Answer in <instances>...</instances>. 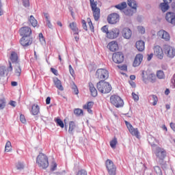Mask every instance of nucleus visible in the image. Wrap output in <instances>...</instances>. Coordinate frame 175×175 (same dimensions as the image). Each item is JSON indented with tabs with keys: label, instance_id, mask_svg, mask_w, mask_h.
I'll return each instance as SVG.
<instances>
[{
	"label": "nucleus",
	"instance_id": "1",
	"mask_svg": "<svg viewBox=\"0 0 175 175\" xmlns=\"http://www.w3.org/2000/svg\"><path fill=\"white\" fill-rule=\"evenodd\" d=\"M148 142L155 154L157 158L159 159V165H162L163 169H166V163L163 161L165 157H166V151L165 149L157 146L154 142H155V137H150Z\"/></svg>",
	"mask_w": 175,
	"mask_h": 175
},
{
	"label": "nucleus",
	"instance_id": "2",
	"mask_svg": "<svg viewBox=\"0 0 175 175\" xmlns=\"http://www.w3.org/2000/svg\"><path fill=\"white\" fill-rule=\"evenodd\" d=\"M96 88L101 94H109L111 91V85L103 80H100L96 85Z\"/></svg>",
	"mask_w": 175,
	"mask_h": 175
},
{
	"label": "nucleus",
	"instance_id": "3",
	"mask_svg": "<svg viewBox=\"0 0 175 175\" xmlns=\"http://www.w3.org/2000/svg\"><path fill=\"white\" fill-rule=\"evenodd\" d=\"M36 163L39 167H42V169H47V167H49V158L46 154L40 153L36 158Z\"/></svg>",
	"mask_w": 175,
	"mask_h": 175
},
{
	"label": "nucleus",
	"instance_id": "4",
	"mask_svg": "<svg viewBox=\"0 0 175 175\" xmlns=\"http://www.w3.org/2000/svg\"><path fill=\"white\" fill-rule=\"evenodd\" d=\"M90 6L93 12V16L95 21H98L100 18V9L96 7V1L95 0H90Z\"/></svg>",
	"mask_w": 175,
	"mask_h": 175
},
{
	"label": "nucleus",
	"instance_id": "5",
	"mask_svg": "<svg viewBox=\"0 0 175 175\" xmlns=\"http://www.w3.org/2000/svg\"><path fill=\"white\" fill-rule=\"evenodd\" d=\"M110 102L111 105L116 107H122L124 106V100L121 99V97L117 95H112L110 97Z\"/></svg>",
	"mask_w": 175,
	"mask_h": 175
},
{
	"label": "nucleus",
	"instance_id": "6",
	"mask_svg": "<svg viewBox=\"0 0 175 175\" xmlns=\"http://www.w3.org/2000/svg\"><path fill=\"white\" fill-rule=\"evenodd\" d=\"M96 77L98 80L109 79V71L105 68H98L96 72Z\"/></svg>",
	"mask_w": 175,
	"mask_h": 175
},
{
	"label": "nucleus",
	"instance_id": "7",
	"mask_svg": "<svg viewBox=\"0 0 175 175\" xmlns=\"http://www.w3.org/2000/svg\"><path fill=\"white\" fill-rule=\"evenodd\" d=\"M105 166L108 170V173L109 175H116L117 167H116V165H114L113 161L107 159L105 161Z\"/></svg>",
	"mask_w": 175,
	"mask_h": 175
},
{
	"label": "nucleus",
	"instance_id": "8",
	"mask_svg": "<svg viewBox=\"0 0 175 175\" xmlns=\"http://www.w3.org/2000/svg\"><path fill=\"white\" fill-rule=\"evenodd\" d=\"M163 51L165 54L169 58H174L175 57V49L170 45L165 44L163 46Z\"/></svg>",
	"mask_w": 175,
	"mask_h": 175
},
{
	"label": "nucleus",
	"instance_id": "9",
	"mask_svg": "<svg viewBox=\"0 0 175 175\" xmlns=\"http://www.w3.org/2000/svg\"><path fill=\"white\" fill-rule=\"evenodd\" d=\"M124 122H125L130 133L133 136H135V137H137V139H140V132H139V130L137 129L133 128V126H132V124H131V123H129V122L125 121Z\"/></svg>",
	"mask_w": 175,
	"mask_h": 175
},
{
	"label": "nucleus",
	"instance_id": "10",
	"mask_svg": "<svg viewBox=\"0 0 175 175\" xmlns=\"http://www.w3.org/2000/svg\"><path fill=\"white\" fill-rule=\"evenodd\" d=\"M142 81L146 83H147L148 81L155 83V81H157V76L154 73H150L146 77V72H142Z\"/></svg>",
	"mask_w": 175,
	"mask_h": 175
},
{
	"label": "nucleus",
	"instance_id": "11",
	"mask_svg": "<svg viewBox=\"0 0 175 175\" xmlns=\"http://www.w3.org/2000/svg\"><path fill=\"white\" fill-rule=\"evenodd\" d=\"M112 59L115 64H122L124 62V54L122 52H116L112 55Z\"/></svg>",
	"mask_w": 175,
	"mask_h": 175
},
{
	"label": "nucleus",
	"instance_id": "12",
	"mask_svg": "<svg viewBox=\"0 0 175 175\" xmlns=\"http://www.w3.org/2000/svg\"><path fill=\"white\" fill-rule=\"evenodd\" d=\"M109 24H117L120 21V15L117 13L110 14L107 17Z\"/></svg>",
	"mask_w": 175,
	"mask_h": 175
},
{
	"label": "nucleus",
	"instance_id": "13",
	"mask_svg": "<svg viewBox=\"0 0 175 175\" xmlns=\"http://www.w3.org/2000/svg\"><path fill=\"white\" fill-rule=\"evenodd\" d=\"M120 35V29L118 28H113L107 33V38L108 39H116V38H118Z\"/></svg>",
	"mask_w": 175,
	"mask_h": 175
},
{
	"label": "nucleus",
	"instance_id": "14",
	"mask_svg": "<svg viewBox=\"0 0 175 175\" xmlns=\"http://www.w3.org/2000/svg\"><path fill=\"white\" fill-rule=\"evenodd\" d=\"M154 55L157 57L159 59H163V51L162 50V48L159 46H156L154 48Z\"/></svg>",
	"mask_w": 175,
	"mask_h": 175
},
{
	"label": "nucleus",
	"instance_id": "15",
	"mask_svg": "<svg viewBox=\"0 0 175 175\" xmlns=\"http://www.w3.org/2000/svg\"><path fill=\"white\" fill-rule=\"evenodd\" d=\"M32 33V29L29 27H23L20 29V34L23 37H29Z\"/></svg>",
	"mask_w": 175,
	"mask_h": 175
},
{
	"label": "nucleus",
	"instance_id": "16",
	"mask_svg": "<svg viewBox=\"0 0 175 175\" xmlns=\"http://www.w3.org/2000/svg\"><path fill=\"white\" fill-rule=\"evenodd\" d=\"M165 20L172 25H175V13L172 12H167Z\"/></svg>",
	"mask_w": 175,
	"mask_h": 175
},
{
	"label": "nucleus",
	"instance_id": "17",
	"mask_svg": "<svg viewBox=\"0 0 175 175\" xmlns=\"http://www.w3.org/2000/svg\"><path fill=\"white\" fill-rule=\"evenodd\" d=\"M157 36L161 38V39H163L166 42L170 40V35L165 30H160L158 31Z\"/></svg>",
	"mask_w": 175,
	"mask_h": 175
},
{
	"label": "nucleus",
	"instance_id": "18",
	"mask_svg": "<svg viewBox=\"0 0 175 175\" xmlns=\"http://www.w3.org/2000/svg\"><path fill=\"white\" fill-rule=\"evenodd\" d=\"M122 36L124 39H131L132 37V30L129 27H124L122 30Z\"/></svg>",
	"mask_w": 175,
	"mask_h": 175
},
{
	"label": "nucleus",
	"instance_id": "19",
	"mask_svg": "<svg viewBox=\"0 0 175 175\" xmlns=\"http://www.w3.org/2000/svg\"><path fill=\"white\" fill-rule=\"evenodd\" d=\"M20 42L21 46H23V47H27V46L32 44V39L29 38V37H23Z\"/></svg>",
	"mask_w": 175,
	"mask_h": 175
},
{
	"label": "nucleus",
	"instance_id": "20",
	"mask_svg": "<svg viewBox=\"0 0 175 175\" xmlns=\"http://www.w3.org/2000/svg\"><path fill=\"white\" fill-rule=\"evenodd\" d=\"M10 59L12 64H20V59L18 58V55L14 51L11 52Z\"/></svg>",
	"mask_w": 175,
	"mask_h": 175
},
{
	"label": "nucleus",
	"instance_id": "21",
	"mask_svg": "<svg viewBox=\"0 0 175 175\" xmlns=\"http://www.w3.org/2000/svg\"><path fill=\"white\" fill-rule=\"evenodd\" d=\"M143 61V55L142 54H137L135 56V58L134 59L133 66L136 68V66H139L142 64V62Z\"/></svg>",
	"mask_w": 175,
	"mask_h": 175
},
{
	"label": "nucleus",
	"instance_id": "22",
	"mask_svg": "<svg viewBox=\"0 0 175 175\" xmlns=\"http://www.w3.org/2000/svg\"><path fill=\"white\" fill-rule=\"evenodd\" d=\"M107 47L110 51H117L118 49V44L116 41H111L108 44Z\"/></svg>",
	"mask_w": 175,
	"mask_h": 175
},
{
	"label": "nucleus",
	"instance_id": "23",
	"mask_svg": "<svg viewBox=\"0 0 175 175\" xmlns=\"http://www.w3.org/2000/svg\"><path fill=\"white\" fill-rule=\"evenodd\" d=\"M127 5L135 12H137V2L135 0H127Z\"/></svg>",
	"mask_w": 175,
	"mask_h": 175
},
{
	"label": "nucleus",
	"instance_id": "24",
	"mask_svg": "<svg viewBox=\"0 0 175 175\" xmlns=\"http://www.w3.org/2000/svg\"><path fill=\"white\" fill-rule=\"evenodd\" d=\"M39 105L34 104L31 107V113L33 116H38L39 114V110H40Z\"/></svg>",
	"mask_w": 175,
	"mask_h": 175
},
{
	"label": "nucleus",
	"instance_id": "25",
	"mask_svg": "<svg viewBox=\"0 0 175 175\" xmlns=\"http://www.w3.org/2000/svg\"><path fill=\"white\" fill-rule=\"evenodd\" d=\"M69 27L70 29L74 32V35H79V28H77V25L76 23L72 22L70 23Z\"/></svg>",
	"mask_w": 175,
	"mask_h": 175
},
{
	"label": "nucleus",
	"instance_id": "26",
	"mask_svg": "<svg viewBox=\"0 0 175 175\" xmlns=\"http://www.w3.org/2000/svg\"><path fill=\"white\" fill-rule=\"evenodd\" d=\"M53 83L55 87L57 88L60 91H64V87H62V83L58 79V78H55L53 79Z\"/></svg>",
	"mask_w": 175,
	"mask_h": 175
},
{
	"label": "nucleus",
	"instance_id": "27",
	"mask_svg": "<svg viewBox=\"0 0 175 175\" xmlns=\"http://www.w3.org/2000/svg\"><path fill=\"white\" fill-rule=\"evenodd\" d=\"M136 49L138 51H144V42L143 40H139L135 44Z\"/></svg>",
	"mask_w": 175,
	"mask_h": 175
},
{
	"label": "nucleus",
	"instance_id": "28",
	"mask_svg": "<svg viewBox=\"0 0 175 175\" xmlns=\"http://www.w3.org/2000/svg\"><path fill=\"white\" fill-rule=\"evenodd\" d=\"M89 87H90V91L93 96H96L98 95V91L96 90V88H95V86H94V84L92 83H89Z\"/></svg>",
	"mask_w": 175,
	"mask_h": 175
},
{
	"label": "nucleus",
	"instance_id": "29",
	"mask_svg": "<svg viewBox=\"0 0 175 175\" xmlns=\"http://www.w3.org/2000/svg\"><path fill=\"white\" fill-rule=\"evenodd\" d=\"M159 8L161 10L165 13V12L169 10V3L164 1L163 3H160Z\"/></svg>",
	"mask_w": 175,
	"mask_h": 175
},
{
	"label": "nucleus",
	"instance_id": "30",
	"mask_svg": "<svg viewBox=\"0 0 175 175\" xmlns=\"http://www.w3.org/2000/svg\"><path fill=\"white\" fill-rule=\"evenodd\" d=\"M76 129V124L75 122L71 121L69 122V129H68V133H70V135H73V131Z\"/></svg>",
	"mask_w": 175,
	"mask_h": 175
},
{
	"label": "nucleus",
	"instance_id": "31",
	"mask_svg": "<svg viewBox=\"0 0 175 175\" xmlns=\"http://www.w3.org/2000/svg\"><path fill=\"white\" fill-rule=\"evenodd\" d=\"M15 74L16 76H21V66H20V63L15 64L14 66Z\"/></svg>",
	"mask_w": 175,
	"mask_h": 175
},
{
	"label": "nucleus",
	"instance_id": "32",
	"mask_svg": "<svg viewBox=\"0 0 175 175\" xmlns=\"http://www.w3.org/2000/svg\"><path fill=\"white\" fill-rule=\"evenodd\" d=\"M126 2L123 1L121 3L115 5V8L118 9V10H124V9L126 8Z\"/></svg>",
	"mask_w": 175,
	"mask_h": 175
},
{
	"label": "nucleus",
	"instance_id": "33",
	"mask_svg": "<svg viewBox=\"0 0 175 175\" xmlns=\"http://www.w3.org/2000/svg\"><path fill=\"white\" fill-rule=\"evenodd\" d=\"M124 13L125 16H128L129 17H131V16H133V14L136 13V12H135V10L126 9V10H124Z\"/></svg>",
	"mask_w": 175,
	"mask_h": 175
},
{
	"label": "nucleus",
	"instance_id": "34",
	"mask_svg": "<svg viewBox=\"0 0 175 175\" xmlns=\"http://www.w3.org/2000/svg\"><path fill=\"white\" fill-rule=\"evenodd\" d=\"M29 23L31 24L32 27H35L38 25V21H36V19H35V17H33V16H30L29 18Z\"/></svg>",
	"mask_w": 175,
	"mask_h": 175
},
{
	"label": "nucleus",
	"instance_id": "35",
	"mask_svg": "<svg viewBox=\"0 0 175 175\" xmlns=\"http://www.w3.org/2000/svg\"><path fill=\"white\" fill-rule=\"evenodd\" d=\"M74 114H75V116H77V117H80L81 116H84V113H83L82 109H80L79 108L75 109L74 110Z\"/></svg>",
	"mask_w": 175,
	"mask_h": 175
},
{
	"label": "nucleus",
	"instance_id": "36",
	"mask_svg": "<svg viewBox=\"0 0 175 175\" xmlns=\"http://www.w3.org/2000/svg\"><path fill=\"white\" fill-rule=\"evenodd\" d=\"M5 151L6 152H10L12 151V143L9 141L5 144Z\"/></svg>",
	"mask_w": 175,
	"mask_h": 175
},
{
	"label": "nucleus",
	"instance_id": "37",
	"mask_svg": "<svg viewBox=\"0 0 175 175\" xmlns=\"http://www.w3.org/2000/svg\"><path fill=\"white\" fill-rule=\"evenodd\" d=\"M154 172L156 173L157 175H163V174L162 173V170H161V167H159V166H154Z\"/></svg>",
	"mask_w": 175,
	"mask_h": 175
},
{
	"label": "nucleus",
	"instance_id": "38",
	"mask_svg": "<svg viewBox=\"0 0 175 175\" xmlns=\"http://www.w3.org/2000/svg\"><path fill=\"white\" fill-rule=\"evenodd\" d=\"M6 106V100L5 98L0 99V110H3Z\"/></svg>",
	"mask_w": 175,
	"mask_h": 175
},
{
	"label": "nucleus",
	"instance_id": "39",
	"mask_svg": "<svg viewBox=\"0 0 175 175\" xmlns=\"http://www.w3.org/2000/svg\"><path fill=\"white\" fill-rule=\"evenodd\" d=\"M16 167L17 170H23V169H24V163L18 161L16 164Z\"/></svg>",
	"mask_w": 175,
	"mask_h": 175
},
{
	"label": "nucleus",
	"instance_id": "40",
	"mask_svg": "<svg viewBox=\"0 0 175 175\" xmlns=\"http://www.w3.org/2000/svg\"><path fill=\"white\" fill-rule=\"evenodd\" d=\"M149 98H152L153 100V106H157V103H158V97L154 94H152L149 96Z\"/></svg>",
	"mask_w": 175,
	"mask_h": 175
},
{
	"label": "nucleus",
	"instance_id": "41",
	"mask_svg": "<svg viewBox=\"0 0 175 175\" xmlns=\"http://www.w3.org/2000/svg\"><path fill=\"white\" fill-rule=\"evenodd\" d=\"M71 88L72 90H73L74 94H75V95L79 94V89H77V86L76 85V84H75V83H72Z\"/></svg>",
	"mask_w": 175,
	"mask_h": 175
},
{
	"label": "nucleus",
	"instance_id": "42",
	"mask_svg": "<svg viewBox=\"0 0 175 175\" xmlns=\"http://www.w3.org/2000/svg\"><path fill=\"white\" fill-rule=\"evenodd\" d=\"M94 106V102H88L87 104L83 105V109H92Z\"/></svg>",
	"mask_w": 175,
	"mask_h": 175
},
{
	"label": "nucleus",
	"instance_id": "43",
	"mask_svg": "<svg viewBox=\"0 0 175 175\" xmlns=\"http://www.w3.org/2000/svg\"><path fill=\"white\" fill-rule=\"evenodd\" d=\"M55 122L57 125L60 126V128H64V126H65L64 122L61 119H56Z\"/></svg>",
	"mask_w": 175,
	"mask_h": 175
},
{
	"label": "nucleus",
	"instance_id": "44",
	"mask_svg": "<svg viewBox=\"0 0 175 175\" xmlns=\"http://www.w3.org/2000/svg\"><path fill=\"white\" fill-rule=\"evenodd\" d=\"M157 76L158 79H163L165 77V74L163 73V71L159 70L157 72Z\"/></svg>",
	"mask_w": 175,
	"mask_h": 175
},
{
	"label": "nucleus",
	"instance_id": "45",
	"mask_svg": "<svg viewBox=\"0 0 175 175\" xmlns=\"http://www.w3.org/2000/svg\"><path fill=\"white\" fill-rule=\"evenodd\" d=\"M110 146L111 148H114L116 146H117V138H114L113 140L111 141Z\"/></svg>",
	"mask_w": 175,
	"mask_h": 175
},
{
	"label": "nucleus",
	"instance_id": "46",
	"mask_svg": "<svg viewBox=\"0 0 175 175\" xmlns=\"http://www.w3.org/2000/svg\"><path fill=\"white\" fill-rule=\"evenodd\" d=\"M88 22L92 32H94V25H92V21H91V18H88Z\"/></svg>",
	"mask_w": 175,
	"mask_h": 175
},
{
	"label": "nucleus",
	"instance_id": "47",
	"mask_svg": "<svg viewBox=\"0 0 175 175\" xmlns=\"http://www.w3.org/2000/svg\"><path fill=\"white\" fill-rule=\"evenodd\" d=\"M101 31L103 32H104V33H106L107 36V33H109V29L107 28V25H105L101 28Z\"/></svg>",
	"mask_w": 175,
	"mask_h": 175
},
{
	"label": "nucleus",
	"instance_id": "48",
	"mask_svg": "<svg viewBox=\"0 0 175 175\" xmlns=\"http://www.w3.org/2000/svg\"><path fill=\"white\" fill-rule=\"evenodd\" d=\"M87 172L85 171V170H79L77 172V175H87Z\"/></svg>",
	"mask_w": 175,
	"mask_h": 175
},
{
	"label": "nucleus",
	"instance_id": "49",
	"mask_svg": "<svg viewBox=\"0 0 175 175\" xmlns=\"http://www.w3.org/2000/svg\"><path fill=\"white\" fill-rule=\"evenodd\" d=\"M20 121L22 122V124H25V122H27V120H25V116H24V115L21 114Z\"/></svg>",
	"mask_w": 175,
	"mask_h": 175
},
{
	"label": "nucleus",
	"instance_id": "50",
	"mask_svg": "<svg viewBox=\"0 0 175 175\" xmlns=\"http://www.w3.org/2000/svg\"><path fill=\"white\" fill-rule=\"evenodd\" d=\"M137 29L140 33H144L146 32V29L142 26H139Z\"/></svg>",
	"mask_w": 175,
	"mask_h": 175
},
{
	"label": "nucleus",
	"instance_id": "51",
	"mask_svg": "<svg viewBox=\"0 0 175 175\" xmlns=\"http://www.w3.org/2000/svg\"><path fill=\"white\" fill-rule=\"evenodd\" d=\"M51 172H54L55 170H57V164L55 162H53V165H51Z\"/></svg>",
	"mask_w": 175,
	"mask_h": 175
},
{
	"label": "nucleus",
	"instance_id": "52",
	"mask_svg": "<svg viewBox=\"0 0 175 175\" xmlns=\"http://www.w3.org/2000/svg\"><path fill=\"white\" fill-rule=\"evenodd\" d=\"M69 70L71 76L73 77L75 76V70H73V68H72V65H69Z\"/></svg>",
	"mask_w": 175,
	"mask_h": 175
},
{
	"label": "nucleus",
	"instance_id": "53",
	"mask_svg": "<svg viewBox=\"0 0 175 175\" xmlns=\"http://www.w3.org/2000/svg\"><path fill=\"white\" fill-rule=\"evenodd\" d=\"M82 27L85 31H88V28L87 27V23H85V21H82Z\"/></svg>",
	"mask_w": 175,
	"mask_h": 175
},
{
	"label": "nucleus",
	"instance_id": "54",
	"mask_svg": "<svg viewBox=\"0 0 175 175\" xmlns=\"http://www.w3.org/2000/svg\"><path fill=\"white\" fill-rule=\"evenodd\" d=\"M5 75V67H0V76Z\"/></svg>",
	"mask_w": 175,
	"mask_h": 175
},
{
	"label": "nucleus",
	"instance_id": "55",
	"mask_svg": "<svg viewBox=\"0 0 175 175\" xmlns=\"http://www.w3.org/2000/svg\"><path fill=\"white\" fill-rule=\"evenodd\" d=\"M132 96L133 98L134 99V100L137 101L139 100V96L136 94H135L134 92L132 93Z\"/></svg>",
	"mask_w": 175,
	"mask_h": 175
},
{
	"label": "nucleus",
	"instance_id": "56",
	"mask_svg": "<svg viewBox=\"0 0 175 175\" xmlns=\"http://www.w3.org/2000/svg\"><path fill=\"white\" fill-rule=\"evenodd\" d=\"M23 5L25 8H28L29 6V0H23Z\"/></svg>",
	"mask_w": 175,
	"mask_h": 175
},
{
	"label": "nucleus",
	"instance_id": "57",
	"mask_svg": "<svg viewBox=\"0 0 175 175\" xmlns=\"http://www.w3.org/2000/svg\"><path fill=\"white\" fill-rule=\"evenodd\" d=\"M9 67L8 68V72H12L13 70V66H12V62H9Z\"/></svg>",
	"mask_w": 175,
	"mask_h": 175
},
{
	"label": "nucleus",
	"instance_id": "58",
	"mask_svg": "<svg viewBox=\"0 0 175 175\" xmlns=\"http://www.w3.org/2000/svg\"><path fill=\"white\" fill-rule=\"evenodd\" d=\"M52 73H54L55 76H58V71L55 68H51Z\"/></svg>",
	"mask_w": 175,
	"mask_h": 175
},
{
	"label": "nucleus",
	"instance_id": "59",
	"mask_svg": "<svg viewBox=\"0 0 175 175\" xmlns=\"http://www.w3.org/2000/svg\"><path fill=\"white\" fill-rule=\"evenodd\" d=\"M0 16H3V9H2V3L0 1Z\"/></svg>",
	"mask_w": 175,
	"mask_h": 175
},
{
	"label": "nucleus",
	"instance_id": "60",
	"mask_svg": "<svg viewBox=\"0 0 175 175\" xmlns=\"http://www.w3.org/2000/svg\"><path fill=\"white\" fill-rule=\"evenodd\" d=\"M152 57H154L153 53H150V55H148L147 61H150V59H152Z\"/></svg>",
	"mask_w": 175,
	"mask_h": 175
},
{
	"label": "nucleus",
	"instance_id": "61",
	"mask_svg": "<svg viewBox=\"0 0 175 175\" xmlns=\"http://www.w3.org/2000/svg\"><path fill=\"white\" fill-rule=\"evenodd\" d=\"M46 25H48L49 28H53V25H51L50 21H46Z\"/></svg>",
	"mask_w": 175,
	"mask_h": 175
},
{
	"label": "nucleus",
	"instance_id": "62",
	"mask_svg": "<svg viewBox=\"0 0 175 175\" xmlns=\"http://www.w3.org/2000/svg\"><path fill=\"white\" fill-rule=\"evenodd\" d=\"M16 101L11 100L10 103V106H12V107H16Z\"/></svg>",
	"mask_w": 175,
	"mask_h": 175
},
{
	"label": "nucleus",
	"instance_id": "63",
	"mask_svg": "<svg viewBox=\"0 0 175 175\" xmlns=\"http://www.w3.org/2000/svg\"><path fill=\"white\" fill-rule=\"evenodd\" d=\"M170 127L172 129L173 131H175V124L174 123L171 122Z\"/></svg>",
	"mask_w": 175,
	"mask_h": 175
},
{
	"label": "nucleus",
	"instance_id": "64",
	"mask_svg": "<svg viewBox=\"0 0 175 175\" xmlns=\"http://www.w3.org/2000/svg\"><path fill=\"white\" fill-rule=\"evenodd\" d=\"M172 83H173L174 86L175 87V74L173 75V78L172 79Z\"/></svg>",
	"mask_w": 175,
	"mask_h": 175
}]
</instances>
